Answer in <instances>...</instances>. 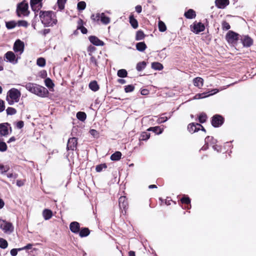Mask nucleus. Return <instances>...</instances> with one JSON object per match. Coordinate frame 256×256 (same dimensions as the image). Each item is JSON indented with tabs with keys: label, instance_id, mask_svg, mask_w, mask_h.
<instances>
[{
	"label": "nucleus",
	"instance_id": "obj_1",
	"mask_svg": "<svg viewBox=\"0 0 256 256\" xmlns=\"http://www.w3.org/2000/svg\"><path fill=\"white\" fill-rule=\"evenodd\" d=\"M39 17L44 27H52L58 22L56 14L53 11L40 10Z\"/></svg>",
	"mask_w": 256,
	"mask_h": 256
},
{
	"label": "nucleus",
	"instance_id": "obj_2",
	"mask_svg": "<svg viewBox=\"0 0 256 256\" xmlns=\"http://www.w3.org/2000/svg\"><path fill=\"white\" fill-rule=\"evenodd\" d=\"M24 87L28 91L40 97L46 98L48 94L46 88L36 84L28 82L26 84Z\"/></svg>",
	"mask_w": 256,
	"mask_h": 256
},
{
	"label": "nucleus",
	"instance_id": "obj_3",
	"mask_svg": "<svg viewBox=\"0 0 256 256\" xmlns=\"http://www.w3.org/2000/svg\"><path fill=\"white\" fill-rule=\"evenodd\" d=\"M20 96L21 93L19 90L12 88L8 92L6 100L10 105H12L19 101Z\"/></svg>",
	"mask_w": 256,
	"mask_h": 256
},
{
	"label": "nucleus",
	"instance_id": "obj_4",
	"mask_svg": "<svg viewBox=\"0 0 256 256\" xmlns=\"http://www.w3.org/2000/svg\"><path fill=\"white\" fill-rule=\"evenodd\" d=\"M28 4L25 1H23L18 5L16 12L18 16H28L29 12L28 10Z\"/></svg>",
	"mask_w": 256,
	"mask_h": 256
},
{
	"label": "nucleus",
	"instance_id": "obj_5",
	"mask_svg": "<svg viewBox=\"0 0 256 256\" xmlns=\"http://www.w3.org/2000/svg\"><path fill=\"white\" fill-rule=\"evenodd\" d=\"M4 58L6 62H10L12 64L18 63V60L20 58L18 54H15L14 52L8 51L4 54Z\"/></svg>",
	"mask_w": 256,
	"mask_h": 256
},
{
	"label": "nucleus",
	"instance_id": "obj_6",
	"mask_svg": "<svg viewBox=\"0 0 256 256\" xmlns=\"http://www.w3.org/2000/svg\"><path fill=\"white\" fill-rule=\"evenodd\" d=\"M0 228L3 230L5 233L10 234L14 231V226L12 223L7 222L2 219H0Z\"/></svg>",
	"mask_w": 256,
	"mask_h": 256
},
{
	"label": "nucleus",
	"instance_id": "obj_7",
	"mask_svg": "<svg viewBox=\"0 0 256 256\" xmlns=\"http://www.w3.org/2000/svg\"><path fill=\"white\" fill-rule=\"evenodd\" d=\"M24 42L17 40L14 43L13 50L14 52L20 56L24 50Z\"/></svg>",
	"mask_w": 256,
	"mask_h": 256
},
{
	"label": "nucleus",
	"instance_id": "obj_8",
	"mask_svg": "<svg viewBox=\"0 0 256 256\" xmlns=\"http://www.w3.org/2000/svg\"><path fill=\"white\" fill-rule=\"evenodd\" d=\"M219 92L218 89H213L210 92H204L202 94H197L193 98L194 100H198L208 97V96H212L216 94Z\"/></svg>",
	"mask_w": 256,
	"mask_h": 256
},
{
	"label": "nucleus",
	"instance_id": "obj_9",
	"mask_svg": "<svg viewBox=\"0 0 256 256\" xmlns=\"http://www.w3.org/2000/svg\"><path fill=\"white\" fill-rule=\"evenodd\" d=\"M78 140L76 138L73 137L68 140L66 150H68L74 151L76 150Z\"/></svg>",
	"mask_w": 256,
	"mask_h": 256
},
{
	"label": "nucleus",
	"instance_id": "obj_10",
	"mask_svg": "<svg viewBox=\"0 0 256 256\" xmlns=\"http://www.w3.org/2000/svg\"><path fill=\"white\" fill-rule=\"evenodd\" d=\"M191 28L194 32L197 34L203 32L205 29V26L202 22H195L191 26Z\"/></svg>",
	"mask_w": 256,
	"mask_h": 256
},
{
	"label": "nucleus",
	"instance_id": "obj_11",
	"mask_svg": "<svg viewBox=\"0 0 256 256\" xmlns=\"http://www.w3.org/2000/svg\"><path fill=\"white\" fill-rule=\"evenodd\" d=\"M226 39L229 43L233 44L238 39V34L232 31H229L226 35Z\"/></svg>",
	"mask_w": 256,
	"mask_h": 256
},
{
	"label": "nucleus",
	"instance_id": "obj_12",
	"mask_svg": "<svg viewBox=\"0 0 256 256\" xmlns=\"http://www.w3.org/2000/svg\"><path fill=\"white\" fill-rule=\"evenodd\" d=\"M224 122L222 117L220 115L214 116L212 118V124L214 127H218Z\"/></svg>",
	"mask_w": 256,
	"mask_h": 256
},
{
	"label": "nucleus",
	"instance_id": "obj_13",
	"mask_svg": "<svg viewBox=\"0 0 256 256\" xmlns=\"http://www.w3.org/2000/svg\"><path fill=\"white\" fill-rule=\"evenodd\" d=\"M42 0H30V5L34 11H38L42 8Z\"/></svg>",
	"mask_w": 256,
	"mask_h": 256
},
{
	"label": "nucleus",
	"instance_id": "obj_14",
	"mask_svg": "<svg viewBox=\"0 0 256 256\" xmlns=\"http://www.w3.org/2000/svg\"><path fill=\"white\" fill-rule=\"evenodd\" d=\"M10 128L8 123L0 124V135L6 136L8 134V128Z\"/></svg>",
	"mask_w": 256,
	"mask_h": 256
},
{
	"label": "nucleus",
	"instance_id": "obj_15",
	"mask_svg": "<svg viewBox=\"0 0 256 256\" xmlns=\"http://www.w3.org/2000/svg\"><path fill=\"white\" fill-rule=\"evenodd\" d=\"M202 127V126L198 123H192L188 125V130L189 132L194 133L198 132Z\"/></svg>",
	"mask_w": 256,
	"mask_h": 256
},
{
	"label": "nucleus",
	"instance_id": "obj_16",
	"mask_svg": "<svg viewBox=\"0 0 256 256\" xmlns=\"http://www.w3.org/2000/svg\"><path fill=\"white\" fill-rule=\"evenodd\" d=\"M205 144L202 148V150H206L208 148V146L209 144H216V140L214 139L213 137L208 136L205 138Z\"/></svg>",
	"mask_w": 256,
	"mask_h": 256
},
{
	"label": "nucleus",
	"instance_id": "obj_17",
	"mask_svg": "<svg viewBox=\"0 0 256 256\" xmlns=\"http://www.w3.org/2000/svg\"><path fill=\"white\" fill-rule=\"evenodd\" d=\"M241 40L244 46L250 47L253 44V40L248 36H244L241 38Z\"/></svg>",
	"mask_w": 256,
	"mask_h": 256
},
{
	"label": "nucleus",
	"instance_id": "obj_18",
	"mask_svg": "<svg viewBox=\"0 0 256 256\" xmlns=\"http://www.w3.org/2000/svg\"><path fill=\"white\" fill-rule=\"evenodd\" d=\"M89 40L91 43L97 46H102L104 44V42L96 36H90Z\"/></svg>",
	"mask_w": 256,
	"mask_h": 256
},
{
	"label": "nucleus",
	"instance_id": "obj_19",
	"mask_svg": "<svg viewBox=\"0 0 256 256\" xmlns=\"http://www.w3.org/2000/svg\"><path fill=\"white\" fill-rule=\"evenodd\" d=\"M70 228L72 232L77 234L80 232V226L78 222H74L70 223Z\"/></svg>",
	"mask_w": 256,
	"mask_h": 256
},
{
	"label": "nucleus",
	"instance_id": "obj_20",
	"mask_svg": "<svg viewBox=\"0 0 256 256\" xmlns=\"http://www.w3.org/2000/svg\"><path fill=\"white\" fill-rule=\"evenodd\" d=\"M216 6L219 8H224L229 4V0H216Z\"/></svg>",
	"mask_w": 256,
	"mask_h": 256
},
{
	"label": "nucleus",
	"instance_id": "obj_21",
	"mask_svg": "<svg viewBox=\"0 0 256 256\" xmlns=\"http://www.w3.org/2000/svg\"><path fill=\"white\" fill-rule=\"evenodd\" d=\"M193 83L195 86L201 88L204 84V80L200 77H197L193 80Z\"/></svg>",
	"mask_w": 256,
	"mask_h": 256
},
{
	"label": "nucleus",
	"instance_id": "obj_22",
	"mask_svg": "<svg viewBox=\"0 0 256 256\" xmlns=\"http://www.w3.org/2000/svg\"><path fill=\"white\" fill-rule=\"evenodd\" d=\"M119 206L120 208L125 209L128 206V202L126 196H122L119 198Z\"/></svg>",
	"mask_w": 256,
	"mask_h": 256
},
{
	"label": "nucleus",
	"instance_id": "obj_23",
	"mask_svg": "<svg viewBox=\"0 0 256 256\" xmlns=\"http://www.w3.org/2000/svg\"><path fill=\"white\" fill-rule=\"evenodd\" d=\"M184 16L187 18L192 19L196 18V12L193 10L190 9L186 12H185Z\"/></svg>",
	"mask_w": 256,
	"mask_h": 256
},
{
	"label": "nucleus",
	"instance_id": "obj_24",
	"mask_svg": "<svg viewBox=\"0 0 256 256\" xmlns=\"http://www.w3.org/2000/svg\"><path fill=\"white\" fill-rule=\"evenodd\" d=\"M88 86H89L90 88L94 92H96L100 88L96 80H93V81L91 82L89 84Z\"/></svg>",
	"mask_w": 256,
	"mask_h": 256
},
{
	"label": "nucleus",
	"instance_id": "obj_25",
	"mask_svg": "<svg viewBox=\"0 0 256 256\" xmlns=\"http://www.w3.org/2000/svg\"><path fill=\"white\" fill-rule=\"evenodd\" d=\"M136 48L140 52H144L146 48V46L144 42H140L136 44Z\"/></svg>",
	"mask_w": 256,
	"mask_h": 256
},
{
	"label": "nucleus",
	"instance_id": "obj_26",
	"mask_svg": "<svg viewBox=\"0 0 256 256\" xmlns=\"http://www.w3.org/2000/svg\"><path fill=\"white\" fill-rule=\"evenodd\" d=\"M122 153L120 152H116L110 156V160L113 161L118 160L121 158Z\"/></svg>",
	"mask_w": 256,
	"mask_h": 256
},
{
	"label": "nucleus",
	"instance_id": "obj_27",
	"mask_svg": "<svg viewBox=\"0 0 256 256\" xmlns=\"http://www.w3.org/2000/svg\"><path fill=\"white\" fill-rule=\"evenodd\" d=\"M42 215L46 220H48L52 216V212L50 210L45 209L43 211Z\"/></svg>",
	"mask_w": 256,
	"mask_h": 256
},
{
	"label": "nucleus",
	"instance_id": "obj_28",
	"mask_svg": "<svg viewBox=\"0 0 256 256\" xmlns=\"http://www.w3.org/2000/svg\"><path fill=\"white\" fill-rule=\"evenodd\" d=\"M90 230L88 228H82L80 230L79 235L80 237H84L88 236L90 234Z\"/></svg>",
	"mask_w": 256,
	"mask_h": 256
},
{
	"label": "nucleus",
	"instance_id": "obj_29",
	"mask_svg": "<svg viewBox=\"0 0 256 256\" xmlns=\"http://www.w3.org/2000/svg\"><path fill=\"white\" fill-rule=\"evenodd\" d=\"M101 15L100 21L103 24H108L110 22V18L106 16L104 13H101Z\"/></svg>",
	"mask_w": 256,
	"mask_h": 256
},
{
	"label": "nucleus",
	"instance_id": "obj_30",
	"mask_svg": "<svg viewBox=\"0 0 256 256\" xmlns=\"http://www.w3.org/2000/svg\"><path fill=\"white\" fill-rule=\"evenodd\" d=\"M146 63L144 61L140 62L137 64L136 66V69L138 71L140 72V71L144 69V68L146 66Z\"/></svg>",
	"mask_w": 256,
	"mask_h": 256
},
{
	"label": "nucleus",
	"instance_id": "obj_31",
	"mask_svg": "<svg viewBox=\"0 0 256 256\" xmlns=\"http://www.w3.org/2000/svg\"><path fill=\"white\" fill-rule=\"evenodd\" d=\"M152 68L155 70H162L163 68L162 64L158 62H154L152 64Z\"/></svg>",
	"mask_w": 256,
	"mask_h": 256
},
{
	"label": "nucleus",
	"instance_id": "obj_32",
	"mask_svg": "<svg viewBox=\"0 0 256 256\" xmlns=\"http://www.w3.org/2000/svg\"><path fill=\"white\" fill-rule=\"evenodd\" d=\"M149 131H152L156 134H159L162 133L163 130L160 126L150 127L148 129Z\"/></svg>",
	"mask_w": 256,
	"mask_h": 256
},
{
	"label": "nucleus",
	"instance_id": "obj_33",
	"mask_svg": "<svg viewBox=\"0 0 256 256\" xmlns=\"http://www.w3.org/2000/svg\"><path fill=\"white\" fill-rule=\"evenodd\" d=\"M130 22L131 26L134 28H136L138 27V22L136 19H135L132 16H130Z\"/></svg>",
	"mask_w": 256,
	"mask_h": 256
},
{
	"label": "nucleus",
	"instance_id": "obj_34",
	"mask_svg": "<svg viewBox=\"0 0 256 256\" xmlns=\"http://www.w3.org/2000/svg\"><path fill=\"white\" fill-rule=\"evenodd\" d=\"M76 118L79 120L84 122L86 118V115L85 112H79L76 114Z\"/></svg>",
	"mask_w": 256,
	"mask_h": 256
},
{
	"label": "nucleus",
	"instance_id": "obj_35",
	"mask_svg": "<svg viewBox=\"0 0 256 256\" xmlns=\"http://www.w3.org/2000/svg\"><path fill=\"white\" fill-rule=\"evenodd\" d=\"M145 35L142 30H138L136 36V40H140L144 38Z\"/></svg>",
	"mask_w": 256,
	"mask_h": 256
},
{
	"label": "nucleus",
	"instance_id": "obj_36",
	"mask_svg": "<svg viewBox=\"0 0 256 256\" xmlns=\"http://www.w3.org/2000/svg\"><path fill=\"white\" fill-rule=\"evenodd\" d=\"M118 76L120 78H126L127 76V71L124 69H121L118 71Z\"/></svg>",
	"mask_w": 256,
	"mask_h": 256
},
{
	"label": "nucleus",
	"instance_id": "obj_37",
	"mask_svg": "<svg viewBox=\"0 0 256 256\" xmlns=\"http://www.w3.org/2000/svg\"><path fill=\"white\" fill-rule=\"evenodd\" d=\"M16 26V22L14 20L6 22V27L8 29H12Z\"/></svg>",
	"mask_w": 256,
	"mask_h": 256
},
{
	"label": "nucleus",
	"instance_id": "obj_38",
	"mask_svg": "<svg viewBox=\"0 0 256 256\" xmlns=\"http://www.w3.org/2000/svg\"><path fill=\"white\" fill-rule=\"evenodd\" d=\"M36 64L40 67H44L46 65V60L43 58H39L37 59Z\"/></svg>",
	"mask_w": 256,
	"mask_h": 256
},
{
	"label": "nucleus",
	"instance_id": "obj_39",
	"mask_svg": "<svg viewBox=\"0 0 256 256\" xmlns=\"http://www.w3.org/2000/svg\"><path fill=\"white\" fill-rule=\"evenodd\" d=\"M150 134L147 132H143L140 134V140H146L150 138Z\"/></svg>",
	"mask_w": 256,
	"mask_h": 256
},
{
	"label": "nucleus",
	"instance_id": "obj_40",
	"mask_svg": "<svg viewBox=\"0 0 256 256\" xmlns=\"http://www.w3.org/2000/svg\"><path fill=\"white\" fill-rule=\"evenodd\" d=\"M101 14L97 13L96 14H92L91 16V19L94 22H98L100 20L101 18Z\"/></svg>",
	"mask_w": 256,
	"mask_h": 256
},
{
	"label": "nucleus",
	"instance_id": "obj_41",
	"mask_svg": "<svg viewBox=\"0 0 256 256\" xmlns=\"http://www.w3.org/2000/svg\"><path fill=\"white\" fill-rule=\"evenodd\" d=\"M44 83L45 85L48 88H52L54 86V83L50 78H46L44 80Z\"/></svg>",
	"mask_w": 256,
	"mask_h": 256
},
{
	"label": "nucleus",
	"instance_id": "obj_42",
	"mask_svg": "<svg viewBox=\"0 0 256 256\" xmlns=\"http://www.w3.org/2000/svg\"><path fill=\"white\" fill-rule=\"evenodd\" d=\"M86 3L84 1L78 2L77 5V8L79 10H83L86 8Z\"/></svg>",
	"mask_w": 256,
	"mask_h": 256
},
{
	"label": "nucleus",
	"instance_id": "obj_43",
	"mask_svg": "<svg viewBox=\"0 0 256 256\" xmlns=\"http://www.w3.org/2000/svg\"><path fill=\"white\" fill-rule=\"evenodd\" d=\"M8 246V244L7 241L2 238H0V247L4 249L6 248Z\"/></svg>",
	"mask_w": 256,
	"mask_h": 256
},
{
	"label": "nucleus",
	"instance_id": "obj_44",
	"mask_svg": "<svg viewBox=\"0 0 256 256\" xmlns=\"http://www.w3.org/2000/svg\"><path fill=\"white\" fill-rule=\"evenodd\" d=\"M6 112L8 115H14L16 113V110L12 107L8 108L6 110Z\"/></svg>",
	"mask_w": 256,
	"mask_h": 256
},
{
	"label": "nucleus",
	"instance_id": "obj_45",
	"mask_svg": "<svg viewBox=\"0 0 256 256\" xmlns=\"http://www.w3.org/2000/svg\"><path fill=\"white\" fill-rule=\"evenodd\" d=\"M10 170V166L8 165L4 166L0 164V173L4 174Z\"/></svg>",
	"mask_w": 256,
	"mask_h": 256
},
{
	"label": "nucleus",
	"instance_id": "obj_46",
	"mask_svg": "<svg viewBox=\"0 0 256 256\" xmlns=\"http://www.w3.org/2000/svg\"><path fill=\"white\" fill-rule=\"evenodd\" d=\"M158 28L160 31L162 32H165L166 30V28L164 23L162 21H160L158 22Z\"/></svg>",
	"mask_w": 256,
	"mask_h": 256
},
{
	"label": "nucleus",
	"instance_id": "obj_47",
	"mask_svg": "<svg viewBox=\"0 0 256 256\" xmlns=\"http://www.w3.org/2000/svg\"><path fill=\"white\" fill-rule=\"evenodd\" d=\"M67 0H58V4L59 8L60 10H63L64 8V4Z\"/></svg>",
	"mask_w": 256,
	"mask_h": 256
},
{
	"label": "nucleus",
	"instance_id": "obj_48",
	"mask_svg": "<svg viewBox=\"0 0 256 256\" xmlns=\"http://www.w3.org/2000/svg\"><path fill=\"white\" fill-rule=\"evenodd\" d=\"M206 115L204 113H202L201 114H200L198 118L199 122L200 123H204L206 121Z\"/></svg>",
	"mask_w": 256,
	"mask_h": 256
},
{
	"label": "nucleus",
	"instance_id": "obj_49",
	"mask_svg": "<svg viewBox=\"0 0 256 256\" xmlns=\"http://www.w3.org/2000/svg\"><path fill=\"white\" fill-rule=\"evenodd\" d=\"M107 168L106 164H101L97 166L96 168V170L97 172H100L102 171L103 169H105Z\"/></svg>",
	"mask_w": 256,
	"mask_h": 256
},
{
	"label": "nucleus",
	"instance_id": "obj_50",
	"mask_svg": "<svg viewBox=\"0 0 256 256\" xmlns=\"http://www.w3.org/2000/svg\"><path fill=\"white\" fill-rule=\"evenodd\" d=\"M16 25H18L19 26L27 27L28 26V23L26 20H18L16 23Z\"/></svg>",
	"mask_w": 256,
	"mask_h": 256
},
{
	"label": "nucleus",
	"instance_id": "obj_51",
	"mask_svg": "<svg viewBox=\"0 0 256 256\" xmlns=\"http://www.w3.org/2000/svg\"><path fill=\"white\" fill-rule=\"evenodd\" d=\"M230 28V25L228 22L224 21L222 22V28L223 30H228Z\"/></svg>",
	"mask_w": 256,
	"mask_h": 256
},
{
	"label": "nucleus",
	"instance_id": "obj_52",
	"mask_svg": "<svg viewBox=\"0 0 256 256\" xmlns=\"http://www.w3.org/2000/svg\"><path fill=\"white\" fill-rule=\"evenodd\" d=\"M7 150V146L4 142H0V151L5 152Z\"/></svg>",
	"mask_w": 256,
	"mask_h": 256
},
{
	"label": "nucleus",
	"instance_id": "obj_53",
	"mask_svg": "<svg viewBox=\"0 0 256 256\" xmlns=\"http://www.w3.org/2000/svg\"><path fill=\"white\" fill-rule=\"evenodd\" d=\"M134 87L132 85H128L126 86L124 90L126 92H132L134 90Z\"/></svg>",
	"mask_w": 256,
	"mask_h": 256
},
{
	"label": "nucleus",
	"instance_id": "obj_54",
	"mask_svg": "<svg viewBox=\"0 0 256 256\" xmlns=\"http://www.w3.org/2000/svg\"><path fill=\"white\" fill-rule=\"evenodd\" d=\"M181 202L183 204H188L190 202V200L188 197H184L181 199Z\"/></svg>",
	"mask_w": 256,
	"mask_h": 256
},
{
	"label": "nucleus",
	"instance_id": "obj_55",
	"mask_svg": "<svg viewBox=\"0 0 256 256\" xmlns=\"http://www.w3.org/2000/svg\"><path fill=\"white\" fill-rule=\"evenodd\" d=\"M5 108L4 102L2 100H0V112H2Z\"/></svg>",
	"mask_w": 256,
	"mask_h": 256
},
{
	"label": "nucleus",
	"instance_id": "obj_56",
	"mask_svg": "<svg viewBox=\"0 0 256 256\" xmlns=\"http://www.w3.org/2000/svg\"><path fill=\"white\" fill-rule=\"evenodd\" d=\"M90 62L94 64L95 66H98V62L96 58L94 56H92L90 58Z\"/></svg>",
	"mask_w": 256,
	"mask_h": 256
},
{
	"label": "nucleus",
	"instance_id": "obj_57",
	"mask_svg": "<svg viewBox=\"0 0 256 256\" xmlns=\"http://www.w3.org/2000/svg\"><path fill=\"white\" fill-rule=\"evenodd\" d=\"M24 126V123L23 121L20 120V121L16 123V127H17V128H18L19 129H20L22 128H23Z\"/></svg>",
	"mask_w": 256,
	"mask_h": 256
},
{
	"label": "nucleus",
	"instance_id": "obj_58",
	"mask_svg": "<svg viewBox=\"0 0 256 256\" xmlns=\"http://www.w3.org/2000/svg\"><path fill=\"white\" fill-rule=\"evenodd\" d=\"M168 118L167 117L162 116L159 118L158 120V123H162L166 122L168 120Z\"/></svg>",
	"mask_w": 256,
	"mask_h": 256
},
{
	"label": "nucleus",
	"instance_id": "obj_59",
	"mask_svg": "<svg viewBox=\"0 0 256 256\" xmlns=\"http://www.w3.org/2000/svg\"><path fill=\"white\" fill-rule=\"evenodd\" d=\"M19 250H18V249H16V248H13L11 250H10V254L12 256H16L17 254H18V251Z\"/></svg>",
	"mask_w": 256,
	"mask_h": 256
},
{
	"label": "nucleus",
	"instance_id": "obj_60",
	"mask_svg": "<svg viewBox=\"0 0 256 256\" xmlns=\"http://www.w3.org/2000/svg\"><path fill=\"white\" fill-rule=\"evenodd\" d=\"M18 176V175L16 174L11 173V174H7L8 178H14V179L17 178Z\"/></svg>",
	"mask_w": 256,
	"mask_h": 256
},
{
	"label": "nucleus",
	"instance_id": "obj_61",
	"mask_svg": "<svg viewBox=\"0 0 256 256\" xmlns=\"http://www.w3.org/2000/svg\"><path fill=\"white\" fill-rule=\"evenodd\" d=\"M24 180H18L16 182V185L20 187L24 185Z\"/></svg>",
	"mask_w": 256,
	"mask_h": 256
},
{
	"label": "nucleus",
	"instance_id": "obj_62",
	"mask_svg": "<svg viewBox=\"0 0 256 256\" xmlns=\"http://www.w3.org/2000/svg\"><path fill=\"white\" fill-rule=\"evenodd\" d=\"M90 134L94 136H98V132L95 130H91L90 131Z\"/></svg>",
	"mask_w": 256,
	"mask_h": 256
},
{
	"label": "nucleus",
	"instance_id": "obj_63",
	"mask_svg": "<svg viewBox=\"0 0 256 256\" xmlns=\"http://www.w3.org/2000/svg\"><path fill=\"white\" fill-rule=\"evenodd\" d=\"M78 28L80 30L81 32L84 34H86L88 32L87 29L83 26H80Z\"/></svg>",
	"mask_w": 256,
	"mask_h": 256
},
{
	"label": "nucleus",
	"instance_id": "obj_64",
	"mask_svg": "<svg viewBox=\"0 0 256 256\" xmlns=\"http://www.w3.org/2000/svg\"><path fill=\"white\" fill-rule=\"evenodd\" d=\"M136 10L138 13H140L142 12V8L140 5H138L135 8Z\"/></svg>",
	"mask_w": 256,
	"mask_h": 256
}]
</instances>
